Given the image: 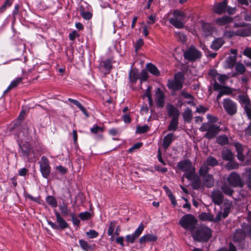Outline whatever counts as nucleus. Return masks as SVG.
I'll return each instance as SVG.
<instances>
[{
  "mask_svg": "<svg viewBox=\"0 0 251 251\" xmlns=\"http://www.w3.org/2000/svg\"><path fill=\"white\" fill-rule=\"evenodd\" d=\"M167 108L169 115L178 119L179 113L177 109L172 104L167 105Z\"/></svg>",
  "mask_w": 251,
  "mask_h": 251,
  "instance_id": "obj_24",
  "label": "nucleus"
},
{
  "mask_svg": "<svg viewBox=\"0 0 251 251\" xmlns=\"http://www.w3.org/2000/svg\"><path fill=\"white\" fill-rule=\"evenodd\" d=\"M149 130V126L145 125L142 126H137L136 128V132L138 133H144Z\"/></svg>",
  "mask_w": 251,
  "mask_h": 251,
  "instance_id": "obj_50",
  "label": "nucleus"
},
{
  "mask_svg": "<svg viewBox=\"0 0 251 251\" xmlns=\"http://www.w3.org/2000/svg\"><path fill=\"white\" fill-rule=\"evenodd\" d=\"M209 168L207 164H203L199 170V174L201 176H203L207 175L209 172Z\"/></svg>",
  "mask_w": 251,
  "mask_h": 251,
  "instance_id": "obj_40",
  "label": "nucleus"
},
{
  "mask_svg": "<svg viewBox=\"0 0 251 251\" xmlns=\"http://www.w3.org/2000/svg\"><path fill=\"white\" fill-rule=\"evenodd\" d=\"M178 124V119H176V118H172L168 127V131H176L177 128Z\"/></svg>",
  "mask_w": 251,
  "mask_h": 251,
  "instance_id": "obj_32",
  "label": "nucleus"
},
{
  "mask_svg": "<svg viewBox=\"0 0 251 251\" xmlns=\"http://www.w3.org/2000/svg\"><path fill=\"white\" fill-rule=\"evenodd\" d=\"M221 90L222 91L224 95H229L233 92L234 89L228 86H223Z\"/></svg>",
  "mask_w": 251,
  "mask_h": 251,
  "instance_id": "obj_48",
  "label": "nucleus"
},
{
  "mask_svg": "<svg viewBox=\"0 0 251 251\" xmlns=\"http://www.w3.org/2000/svg\"><path fill=\"white\" fill-rule=\"evenodd\" d=\"M234 146L237 153L243 152V148L242 145L241 144L239 143H236L234 144Z\"/></svg>",
  "mask_w": 251,
  "mask_h": 251,
  "instance_id": "obj_61",
  "label": "nucleus"
},
{
  "mask_svg": "<svg viewBox=\"0 0 251 251\" xmlns=\"http://www.w3.org/2000/svg\"><path fill=\"white\" fill-rule=\"evenodd\" d=\"M235 34L237 36L242 37L250 36L251 35V28L246 27L238 29L235 31Z\"/></svg>",
  "mask_w": 251,
  "mask_h": 251,
  "instance_id": "obj_25",
  "label": "nucleus"
},
{
  "mask_svg": "<svg viewBox=\"0 0 251 251\" xmlns=\"http://www.w3.org/2000/svg\"><path fill=\"white\" fill-rule=\"evenodd\" d=\"M228 162L225 165V168L227 170H232L237 169L239 167V164L237 162L231 160V161H228Z\"/></svg>",
  "mask_w": 251,
  "mask_h": 251,
  "instance_id": "obj_34",
  "label": "nucleus"
},
{
  "mask_svg": "<svg viewBox=\"0 0 251 251\" xmlns=\"http://www.w3.org/2000/svg\"><path fill=\"white\" fill-rule=\"evenodd\" d=\"M228 78V77L226 75H219V76L218 77V80L220 82V83L224 85L225 81L227 80Z\"/></svg>",
  "mask_w": 251,
  "mask_h": 251,
  "instance_id": "obj_56",
  "label": "nucleus"
},
{
  "mask_svg": "<svg viewBox=\"0 0 251 251\" xmlns=\"http://www.w3.org/2000/svg\"><path fill=\"white\" fill-rule=\"evenodd\" d=\"M21 113L18 117V118H20V120H18L13 124V126L10 127V131H12L15 130L18 131L19 133L20 132H23L24 133L27 132L28 128L27 126L25 124L21 123V120L22 118H21Z\"/></svg>",
  "mask_w": 251,
  "mask_h": 251,
  "instance_id": "obj_11",
  "label": "nucleus"
},
{
  "mask_svg": "<svg viewBox=\"0 0 251 251\" xmlns=\"http://www.w3.org/2000/svg\"><path fill=\"white\" fill-rule=\"evenodd\" d=\"M236 55L234 56H230L228 57L226 60L227 67L228 68H232L235 65V63L236 62Z\"/></svg>",
  "mask_w": 251,
  "mask_h": 251,
  "instance_id": "obj_39",
  "label": "nucleus"
},
{
  "mask_svg": "<svg viewBox=\"0 0 251 251\" xmlns=\"http://www.w3.org/2000/svg\"><path fill=\"white\" fill-rule=\"evenodd\" d=\"M182 116L185 121L190 123L193 118V114L191 109L188 107L186 108L182 113Z\"/></svg>",
  "mask_w": 251,
  "mask_h": 251,
  "instance_id": "obj_27",
  "label": "nucleus"
},
{
  "mask_svg": "<svg viewBox=\"0 0 251 251\" xmlns=\"http://www.w3.org/2000/svg\"><path fill=\"white\" fill-rule=\"evenodd\" d=\"M148 78V73L145 70H142L141 73L140 79L141 80L145 81Z\"/></svg>",
  "mask_w": 251,
  "mask_h": 251,
  "instance_id": "obj_60",
  "label": "nucleus"
},
{
  "mask_svg": "<svg viewBox=\"0 0 251 251\" xmlns=\"http://www.w3.org/2000/svg\"><path fill=\"white\" fill-rule=\"evenodd\" d=\"M198 223L197 219L191 214H186L180 220L179 224L184 228L193 231Z\"/></svg>",
  "mask_w": 251,
  "mask_h": 251,
  "instance_id": "obj_3",
  "label": "nucleus"
},
{
  "mask_svg": "<svg viewBox=\"0 0 251 251\" xmlns=\"http://www.w3.org/2000/svg\"><path fill=\"white\" fill-rule=\"evenodd\" d=\"M116 221H112L109 223V227L107 231V234L108 235H112L114 234V231L116 226Z\"/></svg>",
  "mask_w": 251,
  "mask_h": 251,
  "instance_id": "obj_43",
  "label": "nucleus"
},
{
  "mask_svg": "<svg viewBox=\"0 0 251 251\" xmlns=\"http://www.w3.org/2000/svg\"><path fill=\"white\" fill-rule=\"evenodd\" d=\"M221 188L222 192L226 195L231 196L234 192V190L226 183H224Z\"/></svg>",
  "mask_w": 251,
  "mask_h": 251,
  "instance_id": "obj_33",
  "label": "nucleus"
},
{
  "mask_svg": "<svg viewBox=\"0 0 251 251\" xmlns=\"http://www.w3.org/2000/svg\"><path fill=\"white\" fill-rule=\"evenodd\" d=\"M201 181L200 178L198 176H196L195 178L193 180L191 184V186L194 189H198L201 186Z\"/></svg>",
  "mask_w": 251,
  "mask_h": 251,
  "instance_id": "obj_42",
  "label": "nucleus"
},
{
  "mask_svg": "<svg viewBox=\"0 0 251 251\" xmlns=\"http://www.w3.org/2000/svg\"><path fill=\"white\" fill-rule=\"evenodd\" d=\"M19 147L23 156L28 157L31 154L32 149L28 143L19 144Z\"/></svg>",
  "mask_w": 251,
  "mask_h": 251,
  "instance_id": "obj_17",
  "label": "nucleus"
},
{
  "mask_svg": "<svg viewBox=\"0 0 251 251\" xmlns=\"http://www.w3.org/2000/svg\"><path fill=\"white\" fill-rule=\"evenodd\" d=\"M224 198L222 191L218 189H214L211 192V198L215 204H221L224 201Z\"/></svg>",
  "mask_w": 251,
  "mask_h": 251,
  "instance_id": "obj_13",
  "label": "nucleus"
},
{
  "mask_svg": "<svg viewBox=\"0 0 251 251\" xmlns=\"http://www.w3.org/2000/svg\"><path fill=\"white\" fill-rule=\"evenodd\" d=\"M203 185L207 187L211 188L214 186V179L212 175H207L203 176Z\"/></svg>",
  "mask_w": 251,
  "mask_h": 251,
  "instance_id": "obj_20",
  "label": "nucleus"
},
{
  "mask_svg": "<svg viewBox=\"0 0 251 251\" xmlns=\"http://www.w3.org/2000/svg\"><path fill=\"white\" fill-rule=\"evenodd\" d=\"M176 37L182 43H185L187 39V36L180 32H176Z\"/></svg>",
  "mask_w": 251,
  "mask_h": 251,
  "instance_id": "obj_47",
  "label": "nucleus"
},
{
  "mask_svg": "<svg viewBox=\"0 0 251 251\" xmlns=\"http://www.w3.org/2000/svg\"><path fill=\"white\" fill-rule=\"evenodd\" d=\"M232 18L228 16H224L217 20V22L220 25H223L230 23L232 21Z\"/></svg>",
  "mask_w": 251,
  "mask_h": 251,
  "instance_id": "obj_35",
  "label": "nucleus"
},
{
  "mask_svg": "<svg viewBox=\"0 0 251 251\" xmlns=\"http://www.w3.org/2000/svg\"><path fill=\"white\" fill-rule=\"evenodd\" d=\"M144 45L143 40L141 38L139 39L135 45V50L136 53L140 49L141 47Z\"/></svg>",
  "mask_w": 251,
  "mask_h": 251,
  "instance_id": "obj_49",
  "label": "nucleus"
},
{
  "mask_svg": "<svg viewBox=\"0 0 251 251\" xmlns=\"http://www.w3.org/2000/svg\"><path fill=\"white\" fill-rule=\"evenodd\" d=\"M246 237V234L244 231L242 229H238L236 230L234 234V239L236 241H240L245 239Z\"/></svg>",
  "mask_w": 251,
  "mask_h": 251,
  "instance_id": "obj_28",
  "label": "nucleus"
},
{
  "mask_svg": "<svg viewBox=\"0 0 251 251\" xmlns=\"http://www.w3.org/2000/svg\"><path fill=\"white\" fill-rule=\"evenodd\" d=\"M177 167L180 170L183 172L194 171V170L191 162L189 160H185L178 162Z\"/></svg>",
  "mask_w": 251,
  "mask_h": 251,
  "instance_id": "obj_15",
  "label": "nucleus"
},
{
  "mask_svg": "<svg viewBox=\"0 0 251 251\" xmlns=\"http://www.w3.org/2000/svg\"><path fill=\"white\" fill-rule=\"evenodd\" d=\"M157 239V237L153 234H147L139 239L140 244H144L146 242H154Z\"/></svg>",
  "mask_w": 251,
  "mask_h": 251,
  "instance_id": "obj_21",
  "label": "nucleus"
},
{
  "mask_svg": "<svg viewBox=\"0 0 251 251\" xmlns=\"http://www.w3.org/2000/svg\"><path fill=\"white\" fill-rule=\"evenodd\" d=\"M46 201L49 205L53 207L57 206V201L53 196H48L46 198Z\"/></svg>",
  "mask_w": 251,
  "mask_h": 251,
  "instance_id": "obj_38",
  "label": "nucleus"
},
{
  "mask_svg": "<svg viewBox=\"0 0 251 251\" xmlns=\"http://www.w3.org/2000/svg\"><path fill=\"white\" fill-rule=\"evenodd\" d=\"M212 231L210 228L201 225L192 231V236L194 241L199 242H207L211 237Z\"/></svg>",
  "mask_w": 251,
  "mask_h": 251,
  "instance_id": "obj_1",
  "label": "nucleus"
},
{
  "mask_svg": "<svg viewBox=\"0 0 251 251\" xmlns=\"http://www.w3.org/2000/svg\"><path fill=\"white\" fill-rule=\"evenodd\" d=\"M240 101L245 104V105H251V102L249 97L245 95H239Z\"/></svg>",
  "mask_w": 251,
  "mask_h": 251,
  "instance_id": "obj_44",
  "label": "nucleus"
},
{
  "mask_svg": "<svg viewBox=\"0 0 251 251\" xmlns=\"http://www.w3.org/2000/svg\"><path fill=\"white\" fill-rule=\"evenodd\" d=\"M40 163V171L43 176L47 178L50 174V167L49 165V162L48 158L46 156H42L41 157Z\"/></svg>",
  "mask_w": 251,
  "mask_h": 251,
  "instance_id": "obj_9",
  "label": "nucleus"
},
{
  "mask_svg": "<svg viewBox=\"0 0 251 251\" xmlns=\"http://www.w3.org/2000/svg\"><path fill=\"white\" fill-rule=\"evenodd\" d=\"M199 219L202 221H208L212 222L213 215L210 213H201L199 216Z\"/></svg>",
  "mask_w": 251,
  "mask_h": 251,
  "instance_id": "obj_31",
  "label": "nucleus"
},
{
  "mask_svg": "<svg viewBox=\"0 0 251 251\" xmlns=\"http://www.w3.org/2000/svg\"><path fill=\"white\" fill-rule=\"evenodd\" d=\"M183 82L184 75L182 72H179L175 75L173 80H168L167 86L170 89L179 90L182 88Z\"/></svg>",
  "mask_w": 251,
  "mask_h": 251,
  "instance_id": "obj_4",
  "label": "nucleus"
},
{
  "mask_svg": "<svg viewBox=\"0 0 251 251\" xmlns=\"http://www.w3.org/2000/svg\"><path fill=\"white\" fill-rule=\"evenodd\" d=\"M129 77L132 83H135L139 78L138 73L137 70H130L129 74Z\"/></svg>",
  "mask_w": 251,
  "mask_h": 251,
  "instance_id": "obj_37",
  "label": "nucleus"
},
{
  "mask_svg": "<svg viewBox=\"0 0 251 251\" xmlns=\"http://www.w3.org/2000/svg\"><path fill=\"white\" fill-rule=\"evenodd\" d=\"M78 217L82 220H87L91 217V214L90 212L86 211L80 213L78 215Z\"/></svg>",
  "mask_w": 251,
  "mask_h": 251,
  "instance_id": "obj_46",
  "label": "nucleus"
},
{
  "mask_svg": "<svg viewBox=\"0 0 251 251\" xmlns=\"http://www.w3.org/2000/svg\"><path fill=\"white\" fill-rule=\"evenodd\" d=\"M69 214H71V220L73 224L75 225L78 226L80 222L79 219L76 218L74 214L71 213L65 205H64V216L68 215Z\"/></svg>",
  "mask_w": 251,
  "mask_h": 251,
  "instance_id": "obj_26",
  "label": "nucleus"
},
{
  "mask_svg": "<svg viewBox=\"0 0 251 251\" xmlns=\"http://www.w3.org/2000/svg\"><path fill=\"white\" fill-rule=\"evenodd\" d=\"M202 28L204 36H208L212 34L213 28L210 25L207 24H204L202 26Z\"/></svg>",
  "mask_w": 251,
  "mask_h": 251,
  "instance_id": "obj_36",
  "label": "nucleus"
},
{
  "mask_svg": "<svg viewBox=\"0 0 251 251\" xmlns=\"http://www.w3.org/2000/svg\"><path fill=\"white\" fill-rule=\"evenodd\" d=\"M227 7V1L225 0L222 2L215 4L213 8V11L218 14H221L225 12Z\"/></svg>",
  "mask_w": 251,
  "mask_h": 251,
  "instance_id": "obj_16",
  "label": "nucleus"
},
{
  "mask_svg": "<svg viewBox=\"0 0 251 251\" xmlns=\"http://www.w3.org/2000/svg\"><path fill=\"white\" fill-rule=\"evenodd\" d=\"M243 54L251 59V49L250 48H246L244 50Z\"/></svg>",
  "mask_w": 251,
  "mask_h": 251,
  "instance_id": "obj_64",
  "label": "nucleus"
},
{
  "mask_svg": "<svg viewBox=\"0 0 251 251\" xmlns=\"http://www.w3.org/2000/svg\"><path fill=\"white\" fill-rule=\"evenodd\" d=\"M201 131H207L204 137L211 139L214 138L220 131L219 126L214 125L211 123H205L202 124L200 128Z\"/></svg>",
  "mask_w": 251,
  "mask_h": 251,
  "instance_id": "obj_2",
  "label": "nucleus"
},
{
  "mask_svg": "<svg viewBox=\"0 0 251 251\" xmlns=\"http://www.w3.org/2000/svg\"><path fill=\"white\" fill-rule=\"evenodd\" d=\"M86 234L90 238H96L99 235L98 232L94 230H90L89 231L86 232Z\"/></svg>",
  "mask_w": 251,
  "mask_h": 251,
  "instance_id": "obj_55",
  "label": "nucleus"
},
{
  "mask_svg": "<svg viewBox=\"0 0 251 251\" xmlns=\"http://www.w3.org/2000/svg\"><path fill=\"white\" fill-rule=\"evenodd\" d=\"M173 18L169 19V22L177 28H182L184 27V23L182 22L186 17L185 13L178 10H175L173 12Z\"/></svg>",
  "mask_w": 251,
  "mask_h": 251,
  "instance_id": "obj_5",
  "label": "nucleus"
},
{
  "mask_svg": "<svg viewBox=\"0 0 251 251\" xmlns=\"http://www.w3.org/2000/svg\"><path fill=\"white\" fill-rule=\"evenodd\" d=\"M201 54L194 46H191L184 53V57L190 61L194 62L201 57Z\"/></svg>",
  "mask_w": 251,
  "mask_h": 251,
  "instance_id": "obj_7",
  "label": "nucleus"
},
{
  "mask_svg": "<svg viewBox=\"0 0 251 251\" xmlns=\"http://www.w3.org/2000/svg\"><path fill=\"white\" fill-rule=\"evenodd\" d=\"M194 171H195V169L194 170V171H188V172H187L186 173L184 174L183 176H185L188 180H193L194 179V178L196 177V176H194Z\"/></svg>",
  "mask_w": 251,
  "mask_h": 251,
  "instance_id": "obj_51",
  "label": "nucleus"
},
{
  "mask_svg": "<svg viewBox=\"0 0 251 251\" xmlns=\"http://www.w3.org/2000/svg\"><path fill=\"white\" fill-rule=\"evenodd\" d=\"M165 98L163 92L159 88H157L155 91L154 97L157 106L161 108L164 106Z\"/></svg>",
  "mask_w": 251,
  "mask_h": 251,
  "instance_id": "obj_12",
  "label": "nucleus"
},
{
  "mask_svg": "<svg viewBox=\"0 0 251 251\" xmlns=\"http://www.w3.org/2000/svg\"><path fill=\"white\" fill-rule=\"evenodd\" d=\"M221 155L222 159L225 161H231L234 159V153L228 149H224L221 151Z\"/></svg>",
  "mask_w": 251,
  "mask_h": 251,
  "instance_id": "obj_18",
  "label": "nucleus"
},
{
  "mask_svg": "<svg viewBox=\"0 0 251 251\" xmlns=\"http://www.w3.org/2000/svg\"><path fill=\"white\" fill-rule=\"evenodd\" d=\"M142 145H143L142 143H141V142L137 143L134 144L131 148H130L128 150V152H132L134 150L138 149L142 147Z\"/></svg>",
  "mask_w": 251,
  "mask_h": 251,
  "instance_id": "obj_58",
  "label": "nucleus"
},
{
  "mask_svg": "<svg viewBox=\"0 0 251 251\" xmlns=\"http://www.w3.org/2000/svg\"><path fill=\"white\" fill-rule=\"evenodd\" d=\"M251 105H245L244 109L246 112L249 119H251Z\"/></svg>",
  "mask_w": 251,
  "mask_h": 251,
  "instance_id": "obj_62",
  "label": "nucleus"
},
{
  "mask_svg": "<svg viewBox=\"0 0 251 251\" xmlns=\"http://www.w3.org/2000/svg\"><path fill=\"white\" fill-rule=\"evenodd\" d=\"M81 15L83 18V19L87 20L91 19L92 17V14L89 11H86L82 13V14Z\"/></svg>",
  "mask_w": 251,
  "mask_h": 251,
  "instance_id": "obj_59",
  "label": "nucleus"
},
{
  "mask_svg": "<svg viewBox=\"0 0 251 251\" xmlns=\"http://www.w3.org/2000/svg\"><path fill=\"white\" fill-rule=\"evenodd\" d=\"M206 163L207 165L212 167H214L218 164V161L217 160V159L211 156H208L207 157L206 159Z\"/></svg>",
  "mask_w": 251,
  "mask_h": 251,
  "instance_id": "obj_41",
  "label": "nucleus"
},
{
  "mask_svg": "<svg viewBox=\"0 0 251 251\" xmlns=\"http://www.w3.org/2000/svg\"><path fill=\"white\" fill-rule=\"evenodd\" d=\"M235 70L237 72H238L240 74H242L245 72L246 68L245 66L243 65V64H242L241 63L238 62L236 64Z\"/></svg>",
  "mask_w": 251,
  "mask_h": 251,
  "instance_id": "obj_45",
  "label": "nucleus"
},
{
  "mask_svg": "<svg viewBox=\"0 0 251 251\" xmlns=\"http://www.w3.org/2000/svg\"><path fill=\"white\" fill-rule=\"evenodd\" d=\"M227 181L230 186L234 187L242 188L244 185L240 176L235 172L230 173L227 178Z\"/></svg>",
  "mask_w": 251,
  "mask_h": 251,
  "instance_id": "obj_6",
  "label": "nucleus"
},
{
  "mask_svg": "<svg viewBox=\"0 0 251 251\" xmlns=\"http://www.w3.org/2000/svg\"><path fill=\"white\" fill-rule=\"evenodd\" d=\"M223 104L224 108L229 115L232 116L237 113V104L230 99H225L223 101Z\"/></svg>",
  "mask_w": 251,
  "mask_h": 251,
  "instance_id": "obj_8",
  "label": "nucleus"
},
{
  "mask_svg": "<svg viewBox=\"0 0 251 251\" xmlns=\"http://www.w3.org/2000/svg\"><path fill=\"white\" fill-rule=\"evenodd\" d=\"M147 68L148 70L151 74H152L155 76L159 75L160 72L155 65H154L151 63H148L147 65Z\"/></svg>",
  "mask_w": 251,
  "mask_h": 251,
  "instance_id": "obj_30",
  "label": "nucleus"
},
{
  "mask_svg": "<svg viewBox=\"0 0 251 251\" xmlns=\"http://www.w3.org/2000/svg\"><path fill=\"white\" fill-rule=\"evenodd\" d=\"M144 227V226L142 224H141L133 234L131 235L128 234L126 236V241L127 243L131 244L134 243L142 233Z\"/></svg>",
  "mask_w": 251,
  "mask_h": 251,
  "instance_id": "obj_10",
  "label": "nucleus"
},
{
  "mask_svg": "<svg viewBox=\"0 0 251 251\" xmlns=\"http://www.w3.org/2000/svg\"><path fill=\"white\" fill-rule=\"evenodd\" d=\"M79 243L81 248L84 251H93L94 250L95 244H89L86 241L82 239L80 240Z\"/></svg>",
  "mask_w": 251,
  "mask_h": 251,
  "instance_id": "obj_23",
  "label": "nucleus"
},
{
  "mask_svg": "<svg viewBox=\"0 0 251 251\" xmlns=\"http://www.w3.org/2000/svg\"><path fill=\"white\" fill-rule=\"evenodd\" d=\"M100 65L107 70H109L112 67L111 61L109 60L102 61L100 63Z\"/></svg>",
  "mask_w": 251,
  "mask_h": 251,
  "instance_id": "obj_52",
  "label": "nucleus"
},
{
  "mask_svg": "<svg viewBox=\"0 0 251 251\" xmlns=\"http://www.w3.org/2000/svg\"><path fill=\"white\" fill-rule=\"evenodd\" d=\"M23 80V78L20 77L17 78L16 79L12 81L10 83V87H12V89L17 87L22 81Z\"/></svg>",
  "mask_w": 251,
  "mask_h": 251,
  "instance_id": "obj_54",
  "label": "nucleus"
},
{
  "mask_svg": "<svg viewBox=\"0 0 251 251\" xmlns=\"http://www.w3.org/2000/svg\"><path fill=\"white\" fill-rule=\"evenodd\" d=\"M247 173L246 184L249 188L251 189V169L248 170Z\"/></svg>",
  "mask_w": 251,
  "mask_h": 251,
  "instance_id": "obj_53",
  "label": "nucleus"
},
{
  "mask_svg": "<svg viewBox=\"0 0 251 251\" xmlns=\"http://www.w3.org/2000/svg\"><path fill=\"white\" fill-rule=\"evenodd\" d=\"M225 43V41L222 38H216L211 45V48L214 50H218Z\"/></svg>",
  "mask_w": 251,
  "mask_h": 251,
  "instance_id": "obj_22",
  "label": "nucleus"
},
{
  "mask_svg": "<svg viewBox=\"0 0 251 251\" xmlns=\"http://www.w3.org/2000/svg\"><path fill=\"white\" fill-rule=\"evenodd\" d=\"M175 138L174 134L173 133H169L165 136L163 141L162 146L163 148L165 150H167Z\"/></svg>",
  "mask_w": 251,
  "mask_h": 251,
  "instance_id": "obj_19",
  "label": "nucleus"
},
{
  "mask_svg": "<svg viewBox=\"0 0 251 251\" xmlns=\"http://www.w3.org/2000/svg\"><path fill=\"white\" fill-rule=\"evenodd\" d=\"M167 194H168V196L169 197L170 200L171 201L172 204L174 206H175L176 204V201L175 196L173 195V194L171 191H169V192H167Z\"/></svg>",
  "mask_w": 251,
  "mask_h": 251,
  "instance_id": "obj_57",
  "label": "nucleus"
},
{
  "mask_svg": "<svg viewBox=\"0 0 251 251\" xmlns=\"http://www.w3.org/2000/svg\"><path fill=\"white\" fill-rule=\"evenodd\" d=\"M54 212L56 217V220L58 225H56L50 221H48V223L53 228L58 229L60 231H61L63 229V218L56 209L54 210Z\"/></svg>",
  "mask_w": 251,
  "mask_h": 251,
  "instance_id": "obj_14",
  "label": "nucleus"
},
{
  "mask_svg": "<svg viewBox=\"0 0 251 251\" xmlns=\"http://www.w3.org/2000/svg\"><path fill=\"white\" fill-rule=\"evenodd\" d=\"M100 131H102L103 129H102V128H101L99 126H97L91 128V131L93 133H95V134L97 133Z\"/></svg>",
  "mask_w": 251,
  "mask_h": 251,
  "instance_id": "obj_63",
  "label": "nucleus"
},
{
  "mask_svg": "<svg viewBox=\"0 0 251 251\" xmlns=\"http://www.w3.org/2000/svg\"><path fill=\"white\" fill-rule=\"evenodd\" d=\"M216 142L219 145L221 146L227 145L229 143L228 138L226 135L225 134L222 135L217 137Z\"/></svg>",
  "mask_w": 251,
  "mask_h": 251,
  "instance_id": "obj_29",
  "label": "nucleus"
}]
</instances>
